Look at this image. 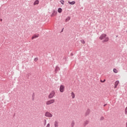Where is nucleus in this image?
<instances>
[{"mask_svg": "<svg viewBox=\"0 0 127 127\" xmlns=\"http://www.w3.org/2000/svg\"><path fill=\"white\" fill-rule=\"evenodd\" d=\"M100 40H103V42H107L109 41V37H107V34H102L99 37Z\"/></svg>", "mask_w": 127, "mask_h": 127, "instance_id": "nucleus-1", "label": "nucleus"}, {"mask_svg": "<svg viewBox=\"0 0 127 127\" xmlns=\"http://www.w3.org/2000/svg\"><path fill=\"white\" fill-rule=\"evenodd\" d=\"M54 103H55V100L51 99L50 100L46 101V104L47 106H48L49 105H51V104H54Z\"/></svg>", "mask_w": 127, "mask_h": 127, "instance_id": "nucleus-2", "label": "nucleus"}, {"mask_svg": "<svg viewBox=\"0 0 127 127\" xmlns=\"http://www.w3.org/2000/svg\"><path fill=\"white\" fill-rule=\"evenodd\" d=\"M45 116L47 117L48 118H52L53 117V115L50 113V112H47L45 114Z\"/></svg>", "mask_w": 127, "mask_h": 127, "instance_id": "nucleus-3", "label": "nucleus"}, {"mask_svg": "<svg viewBox=\"0 0 127 127\" xmlns=\"http://www.w3.org/2000/svg\"><path fill=\"white\" fill-rule=\"evenodd\" d=\"M54 95H55V92L54 91H52L50 95H49V98L50 99H52V98H53V97H54Z\"/></svg>", "mask_w": 127, "mask_h": 127, "instance_id": "nucleus-4", "label": "nucleus"}, {"mask_svg": "<svg viewBox=\"0 0 127 127\" xmlns=\"http://www.w3.org/2000/svg\"><path fill=\"white\" fill-rule=\"evenodd\" d=\"M64 89H65V86L61 85L60 87V92H61V93H63V92H64Z\"/></svg>", "mask_w": 127, "mask_h": 127, "instance_id": "nucleus-5", "label": "nucleus"}, {"mask_svg": "<svg viewBox=\"0 0 127 127\" xmlns=\"http://www.w3.org/2000/svg\"><path fill=\"white\" fill-rule=\"evenodd\" d=\"M38 37H39V34L34 35L32 37V39H34L35 38H37Z\"/></svg>", "mask_w": 127, "mask_h": 127, "instance_id": "nucleus-6", "label": "nucleus"}, {"mask_svg": "<svg viewBox=\"0 0 127 127\" xmlns=\"http://www.w3.org/2000/svg\"><path fill=\"white\" fill-rule=\"evenodd\" d=\"M119 83H120V81L119 80H117L115 82V88H117V87H118V85H119Z\"/></svg>", "mask_w": 127, "mask_h": 127, "instance_id": "nucleus-7", "label": "nucleus"}, {"mask_svg": "<svg viewBox=\"0 0 127 127\" xmlns=\"http://www.w3.org/2000/svg\"><path fill=\"white\" fill-rule=\"evenodd\" d=\"M71 96L72 99H74L75 98V93H74V92H72Z\"/></svg>", "mask_w": 127, "mask_h": 127, "instance_id": "nucleus-8", "label": "nucleus"}, {"mask_svg": "<svg viewBox=\"0 0 127 127\" xmlns=\"http://www.w3.org/2000/svg\"><path fill=\"white\" fill-rule=\"evenodd\" d=\"M59 123L57 122V121H56L55 122V127H58Z\"/></svg>", "mask_w": 127, "mask_h": 127, "instance_id": "nucleus-9", "label": "nucleus"}, {"mask_svg": "<svg viewBox=\"0 0 127 127\" xmlns=\"http://www.w3.org/2000/svg\"><path fill=\"white\" fill-rule=\"evenodd\" d=\"M71 19V18L70 17H67L65 19V22H67V21H69Z\"/></svg>", "mask_w": 127, "mask_h": 127, "instance_id": "nucleus-10", "label": "nucleus"}, {"mask_svg": "<svg viewBox=\"0 0 127 127\" xmlns=\"http://www.w3.org/2000/svg\"><path fill=\"white\" fill-rule=\"evenodd\" d=\"M38 3H39V1L37 0L34 2V4L35 5V4H38Z\"/></svg>", "mask_w": 127, "mask_h": 127, "instance_id": "nucleus-11", "label": "nucleus"}, {"mask_svg": "<svg viewBox=\"0 0 127 127\" xmlns=\"http://www.w3.org/2000/svg\"><path fill=\"white\" fill-rule=\"evenodd\" d=\"M71 127H74V126H75V122L72 121L71 123Z\"/></svg>", "mask_w": 127, "mask_h": 127, "instance_id": "nucleus-12", "label": "nucleus"}, {"mask_svg": "<svg viewBox=\"0 0 127 127\" xmlns=\"http://www.w3.org/2000/svg\"><path fill=\"white\" fill-rule=\"evenodd\" d=\"M68 3H69V4H75V2L74 1L71 2L68 1Z\"/></svg>", "mask_w": 127, "mask_h": 127, "instance_id": "nucleus-13", "label": "nucleus"}, {"mask_svg": "<svg viewBox=\"0 0 127 127\" xmlns=\"http://www.w3.org/2000/svg\"><path fill=\"white\" fill-rule=\"evenodd\" d=\"M58 12H59L60 13H61V12H62V8H59L58 10Z\"/></svg>", "mask_w": 127, "mask_h": 127, "instance_id": "nucleus-14", "label": "nucleus"}, {"mask_svg": "<svg viewBox=\"0 0 127 127\" xmlns=\"http://www.w3.org/2000/svg\"><path fill=\"white\" fill-rule=\"evenodd\" d=\"M113 72H114V73H118V70H117V69L114 68V69H113Z\"/></svg>", "mask_w": 127, "mask_h": 127, "instance_id": "nucleus-15", "label": "nucleus"}, {"mask_svg": "<svg viewBox=\"0 0 127 127\" xmlns=\"http://www.w3.org/2000/svg\"><path fill=\"white\" fill-rule=\"evenodd\" d=\"M125 115H127V107L125 109Z\"/></svg>", "mask_w": 127, "mask_h": 127, "instance_id": "nucleus-16", "label": "nucleus"}, {"mask_svg": "<svg viewBox=\"0 0 127 127\" xmlns=\"http://www.w3.org/2000/svg\"><path fill=\"white\" fill-rule=\"evenodd\" d=\"M61 2L62 4H64V0H62L61 1Z\"/></svg>", "mask_w": 127, "mask_h": 127, "instance_id": "nucleus-17", "label": "nucleus"}, {"mask_svg": "<svg viewBox=\"0 0 127 127\" xmlns=\"http://www.w3.org/2000/svg\"><path fill=\"white\" fill-rule=\"evenodd\" d=\"M81 43H82L83 44H85V41L81 40Z\"/></svg>", "mask_w": 127, "mask_h": 127, "instance_id": "nucleus-18", "label": "nucleus"}, {"mask_svg": "<svg viewBox=\"0 0 127 127\" xmlns=\"http://www.w3.org/2000/svg\"><path fill=\"white\" fill-rule=\"evenodd\" d=\"M38 60V58H36L35 59H34V61H37Z\"/></svg>", "mask_w": 127, "mask_h": 127, "instance_id": "nucleus-19", "label": "nucleus"}, {"mask_svg": "<svg viewBox=\"0 0 127 127\" xmlns=\"http://www.w3.org/2000/svg\"><path fill=\"white\" fill-rule=\"evenodd\" d=\"M101 120H104V117H101Z\"/></svg>", "mask_w": 127, "mask_h": 127, "instance_id": "nucleus-20", "label": "nucleus"}, {"mask_svg": "<svg viewBox=\"0 0 127 127\" xmlns=\"http://www.w3.org/2000/svg\"><path fill=\"white\" fill-rule=\"evenodd\" d=\"M126 127H127V122L126 123Z\"/></svg>", "mask_w": 127, "mask_h": 127, "instance_id": "nucleus-21", "label": "nucleus"}, {"mask_svg": "<svg viewBox=\"0 0 127 127\" xmlns=\"http://www.w3.org/2000/svg\"><path fill=\"white\" fill-rule=\"evenodd\" d=\"M0 21H2V19H0Z\"/></svg>", "mask_w": 127, "mask_h": 127, "instance_id": "nucleus-22", "label": "nucleus"}, {"mask_svg": "<svg viewBox=\"0 0 127 127\" xmlns=\"http://www.w3.org/2000/svg\"><path fill=\"white\" fill-rule=\"evenodd\" d=\"M54 13H53V14L52 15V16H53Z\"/></svg>", "mask_w": 127, "mask_h": 127, "instance_id": "nucleus-23", "label": "nucleus"}, {"mask_svg": "<svg viewBox=\"0 0 127 127\" xmlns=\"http://www.w3.org/2000/svg\"><path fill=\"white\" fill-rule=\"evenodd\" d=\"M105 81H106V80L104 79V81H103V82H105Z\"/></svg>", "mask_w": 127, "mask_h": 127, "instance_id": "nucleus-24", "label": "nucleus"}, {"mask_svg": "<svg viewBox=\"0 0 127 127\" xmlns=\"http://www.w3.org/2000/svg\"><path fill=\"white\" fill-rule=\"evenodd\" d=\"M45 122H45V125H46V121H45Z\"/></svg>", "mask_w": 127, "mask_h": 127, "instance_id": "nucleus-25", "label": "nucleus"}]
</instances>
